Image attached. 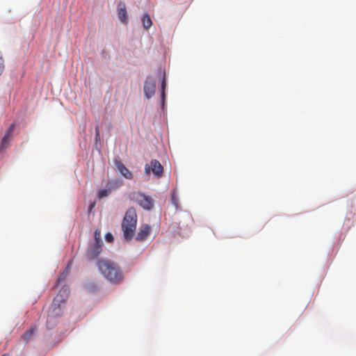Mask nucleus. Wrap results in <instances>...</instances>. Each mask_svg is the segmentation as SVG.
<instances>
[{"label":"nucleus","mask_w":356,"mask_h":356,"mask_svg":"<svg viewBox=\"0 0 356 356\" xmlns=\"http://www.w3.org/2000/svg\"><path fill=\"white\" fill-rule=\"evenodd\" d=\"M97 266L101 274L112 284H120L124 279V274L120 266L115 262L108 259L97 260Z\"/></svg>","instance_id":"f257e3e1"},{"label":"nucleus","mask_w":356,"mask_h":356,"mask_svg":"<svg viewBox=\"0 0 356 356\" xmlns=\"http://www.w3.org/2000/svg\"><path fill=\"white\" fill-rule=\"evenodd\" d=\"M137 220L138 216L136 209L134 207L129 208L124 214L121 225L124 237L127 241H131L134 238Z\"/></svg>","instance_id":"f03ea898"},{"label":"nucleus","mask_w":356,"mask_h":356,"mask_svg":"<svg viewBox=\"0 0 356 356\" xmlns=\"http://www.w3.org/2000/svg\"><path fill=\"white\" fill-rule=\"evenodd\" d=\"M68 298L67 290H61L54 298L48 311V321L63 315L65 308L66 300Z\"/></svg>","instance_id":"7ed1b4c3"},{"label":"nucleus","mask_w":356,"mask_h":356,"mask_svg":"<svg viewBox=\"0 0 356 356\" xmlns=\"http://www.w3.org/2000/svg\"><path fill=\"white\" fill-rule=\"evenodd\" d=\"M136 202L144 209L150 210L154 207V201L145 193L138 192L136 195H134Z\"/></svg>","instance_id":"20e7f679"},{"label":"nucleus","mask_w":356,"mask_h":356,"mask_svg":"<svg viewBox=\"0 0 356 356\" xmlns=\"http://www.w3.org/2000/svg\"><path fill=\"white\" fill-rule=\"evenodd\" d=\"M152 172L156 177H161L163 172V167L161 163L156 160H152L149 164H146L145 167V172L149 174Z\"/></svg>","instance_id":"39448f33"},{"label":"nucleus","mask_w":356,"mask_h":356,"mask_svg":"<svg viewBox=\"0 0 356 356\" xmlns=\"http://www.w3.org/2000/svg\"><path fill=\"white\" fill-rule=\"evenodd\" d=\"M122 184V182L118 179L112 180L108 182L106 188L101 189L98 192V198L102 199L105 197H107L111 193L112 191L117 189L118 188L121 186Z\"/></svg>","instance_id":"423d86ee"},{"label":"nucleus","mask_w":356,"mask_h":356,"mask_svg":"<svg viewBox=\"0 0 356 356\" xmlns=\"http://www.w3.org/2000/svg\"><path fill=\"white\" fill-rule=\"evenodd\" d=\"M102 252V245L90 243L86 250V256L88 260H93L99 257Z\"/></svg>","instance_id":"0eeeda50"},{"label":"nucleus","mask_w":356,"mask_h":356,"mask_svg":"<svg viewBox=\"0 0 356 356\" xmlns=\"http://www.w3.org/2000/svg\"><path fill=\"white\" fill-rule=\"evenodd\" d=\"M155 89V81L151 76H147L144 83V94L147 99H150L154 95Z\"/></svg>","instance_id":"6e6552de"},{"label":"nucleus","mask_w":356,"mask_h":356,"mask_svg":"<svg viewBox=\"0 0 356 356\" xmlns=\"http://www.w3.org/2000/svg\"><path fill=\"white\" fill-rule=\"evenodd\" d=\"M115 164V170L120 172L124 178L127 179H133V174L132 172L127 169L125 165L120 161L115 160L114 161Z\"/></svg>","instance_id":"1a4fd4ad"},{"label":"nucleus","mask_w":356,"mask_h":356,"mask_svg":"<svg viewBox=\"0 0 356 356\" xmlns=\"http://www.w3.org/2000/svg\"><path fill=\"white\" fill-rule=\"evenodd\" d=\"M118 16L120 20L124 24H128V15L126 5L124 2H120L117 6Z\"/></svg>","instance_id":"9d476101"},{"label":"nucleus","mask_w":356,"mask_h":356,"mask_svg":"<svg viewBox=\"0 0 356 356\" xmlns=\"http://www.w3.org/2000/svg\"><path fill=\"white\" fill-rule=\"evenodd\" d=\"M150 232V227L148 225H142L138 232L136 240L142 241L146 239Z\"/></svg>","instance_id":"9b49d317"},{"label":"nucleus","mask_w":356,"mask_h":356,"mask_svg":"<svg viewBox=\"0 0 356 356\" xmlns=\"http://www.w3.org/2000/svg\"><path fill=\"white\" fill-rule=\"evenodd\" d=\"M35 332V327H31L26 332H25L21 337V340H22L24 343H27L33 337Z\"/></svg>","instance_id":"f8f14e48"},{"label":"nucleus","mask_w":356,"mask_h":356,"mask_svg":"<svg viewBox=\"0 0 356 356\" xmlns=\"http://www.w3.org/2000/svg\"><path fill=\"white\" fill-rule=\"evenodd\" d=\"M143 26L145 29H149L152 25V21L149 14L146 13L142 18Z\"/></svg>","instance_id":"ddd939ff"},{"label":"nucleus","mask_w":356,"mask_h":356,"mask_svg":"<svg viewBox=\"0 0 356 356\" xmlns=\"http://www.w3.org/2000/svg\"><path fill=\"white\" fill-rule=\"evenodd\" d=\"M94 236H95V240L92 243H99V244L102 245V241L101 230L100 229H96L95 230Z\"/></svg>","instance_id":"4468645a"},{"label":"nucleus","mask_w":356,"mask_h":356,"mask_svg":"<svg viewBox=\"0 0 356 356\" xmlns=\"http://www.w3.org/2000/svg\"><path fill=\"white\" fill-rule=\"evenodd\" d=\"M9 144V138L4 136L3 138L1 140V146H0V151L1 149H6Z\"/></svg>","instance_id":"2eb2a0df"},{"label":"nucleus","mask_w":356,"mask_h":356,"mask_svg":"<svg viewBox=\"0 0 356 356\" xmlns=\"http://www.w3.org/2000/svg\"><path fill=\"white\" fill-rule=\"evenodd\" d=\"M165 86H166L165 79V77H163L162 82H161V95L163 103L164 102V100H165Z\"/></svg>","instance_id":"dca6fc26"},{"label":"nucleus","mask_w":356,"mask_h":356,"mask_svg":"<svg viewBox=\"0 0 356 356\" xmlns=\"http://www.w3.org/2000/svg\"><path fill=\"white\" fill-rule=\"evenodd\" d=\"M14 129H15V124H10L9 128L7 129L5 136L8 137V138H10V136H11L13 131H14Z\"/></svg>","instance_id":"f3484780"},{"label":"nucleus","mask_w":356,"mask_h":356,"mask_svg":"<svg viewBox=\"0 0 356 356\" xmlns=\"http://www.w3.org/2000/svg\"><path fill=\"white\" fill-rule=\"evenodd\" d=\"M105 238H106V241H108V243H112L114 239L113 236L110 232L106 234Z\"/></svg>","instance_id":"a211bd4d"},{"label":"nucleus","mask_w":356,"mask_h":356,"mask_svg":"<svg viewBox=\"0 0 356 356\" xmlns=\"http://www.w3.org/2000/svg\"><path fill=\"white\" fill-rule=\"evenodd\" d=\"M3 68H4V66L3 64L2 57L0 56V74L2 73Z\"/></svg>","instance_id":"6ab92c4d"},{"label":"nucleus","mask_w":356,"mask_h":356,"mask_svg":"<svg viewBox=\"0 0 356 356\" xmlns=\"http://www.w3.org/2000/svg\"><path fill=\"white\" fill-rule=\"evenodd\" d=\"M65 277V274L63 273L58 279V282H62Z\"/></svg>","instance_id":"aec40b11"},{"label":"nucleus","mask_w":356,"mask_h":356,"mask_svg":"<svg viewBox=\"0 0 356 356\" xmlns=\"http://www.w3.org/2000/svg\"><path fill=\"white\" fill-rule=\"evenodd\" d=\"M172 201L173 204L176 206V207H177V204L176 199H175V196L172 197Z\"/></svg>","instance_id":"412c9836"},{"label":"nucleus","mask_w":356,"mask_h":356,"mask_svg":"<svg viewBox=\"0 0 356 356\" xmlns=\"http://www.w3.org/2000/svg\"><path fill=\"white\" fill-rule=\"evenodd\" d=\"M96 131H97V136H98L99 135V129H98L97 127H96Z\"/></svg>","instance_id":"4be33fe9"},{"label":"nucleus","mask_w":356,"mask_h":356,"mask_svg":"<svg viewBox=\"0 0 356 356\" xmlns=\"http://www.w3.org/2000/svg\"><path fill=\"white\" fill-rule=\"evenodd\" d=\"M1 356H7V355L6 354H3Z\"/></svg>","instance_id":"5701e85b"}]
</instances>
